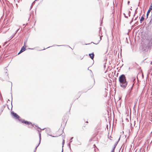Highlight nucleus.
I'll return each instance as SVG.
<instances>
[{"label": "nucleus", "mask_w": 152, "mask_h": 152, "mask_svg": "<svg viewBox=\"0 0 152 152\" xmlns=\"http://www.w3.org/2000/svg\"><path fill=\"white\" fill-rule=\"evenodd\" d=\"M119 81L121 87L123 89H125L127 85L128 82L124 75L122 74L119 77Z\"/></svg>", "instance_id": "nucleus-1"}, {"label": "nucleus", "mask_w": 152, "mask_h": 152, "mask_svg": "<svg viewBox=\"0 0 152 152\" xmlns=\"http://www.w3.org/2000/svg\"><path fill=\"white\" fill-rule=\"evenodd\" d=\"M11 114L12 115L13 117L15 119H18V120L19 121H21L22 120L21 119H20V116L18 115L16 113L14 112L13 111L11 112Z\"/></svg>", "instance_id": "nucleus-2"}, {"label": "nucleus", "mask_w": 152, "mask_h": 152, "mask_svg": "<svg viewBox=\"0 0 152 152\" xmlns=\"http://www.w3.org/2000/svg\"><path fill=\"white\" fill-rule=\"evenodd\" d=\"M20 121H21L22 123L25 124H26V125L31 124V125L32 126H34L32 124V123L31 122L27 121H25L24 119H22V120Z\"/></svg>", "instance_id": "nucleus-3"}, {"label": "nucleus", "mask_w": 152, "mask_h": 152, "mask_svg": "<svg viewBox=\"0 0 152 152\" xmlns=\"http://www.w3.org/2000/svg\"><path fill=\"white\" fill-rule=\"evenodd\" d=\"M152 10V4H151L150 5L146 14V18L147 19L148 18V15L150 13L151 10Z\"/></svg>", "instance_id": "nucleus-4"}, {"label": "nucleus", "mask_w": 152, "mask_h": 152, "mask_svg": "<svg viewBox=\"0 0 152 152\" xmlns=\"http://www.w3.org/2000/svg\"><path fill=\"white\" fill-rule=\"evenodd\" d=\"M41 134L40 133H39V143L38 144V145H37V146L36 147V148H37L38 147V146L40 145V142H41Z\"/></svg>", "instance_id": "nucleus-5"}, {"label": "nucleus", "mask_w": 152, "mask_h": 152, "mask_svg": "<svg viewBox=\"0 0 152 152\" xmlns=\"http://www.w3.org/2000/svg\"><path fill=\"white\" fill-rule=\"evenodd\" d=\"M89 56L92 59H93L94 57V53H91L89 54Z\"/></svg>", "instance_id": "nucleus-6"}, {"label": "nucleus", "mask_w": 152, "mask_h": 152, "mask_svg": "<svg viewBox=\"0 0 152 152\" xmlns=\"http://www.w3.org/2000/svg\"><path fill=\"white\" fill-rule=\"evenodd\" d=\"M73 138V137H72L71 138V139L70 140V141L69 143L68 144V145L69 148L71 150V147H70V143L72 142V140Z\"/></svg>", "instance_id": "nucleus-7"}, {"label": "nucleus", "mask_w": 152, "mask_h": 152, "mask_svg": "<svg viewBox=\"0 0 152 152\" xmlns=\"http://www.w3.org/2000/svg\"><path fill=\"white\" fill-rule=\"evenodd\" d=\"M144 15H143L141 17V18L140 20V23H142V21H143L144 19Z\"/></svg>", "instance_id": "nucleus-8"}, {"label": "nucleus", "mask_w": 152, "mask_h": 152, "mask_svg": "<svg viewBox=\"0 0 152 152\" xmlns=\"http://www.w3.org/2000/svg\"><path fill=\"white\" fill-rule=\"evenodd\" d=\"M26 45H23L21 48V50L24 52L26 50Z\"/></svg>", "instance_id": "nucleus-9"}, {"label": "nucleus", "mask_w": 152, "mask_h": 152, "mask_svg": "<svg viewBox=\"0 0 152 152\" xmlns=\"http://www.w3.org/2000/svg\"><path fill=\"white\" fill-rule=\"evenodd\" d=\"M65 46V45H53V46H51L49 47L46 48L45 49L44 48L42 50H45V49H46L47 48H50V47H53V46Z\"/></svg>", "instance_id": "nucleus-10"}, {"label": "nucleus", "mask_w": 152, "mask_h": 152, "mask_svg": "<svg viewBox=\"0 0 152 152\" xmlns=\"http://www.w3.org/2000/svg\"><path fill=\"white\" fill-rule=\"evenodd\" d=\"M118 144V142H115V144L114 145V147H113L112 149H113L114 150H115V149L116 146Z\"/></svg>", "instance_id": "nucleus-11"}, {"label": "nucleus", "mask_w": 152, "mask_h": 152, "mask_svg": "<svg viewBox=\"0 0 152 152\" xmlns=\"http://www.w3.org/2000/svg\"><path fill=\"white\" fill-rule=\"evenodd\" d=\"M132 88H129V90H128V94H129V95H130V94H131V91H132Z\"/></svg>", "instance_id": "nucleus-12"}, {"label": "nucleus", "mask_w": 152, "mask_h": 152, "mask_svg": "<svg viewBox=\"0 0 152 152\" xmlns=\"http://www.w3.org/2000/svg\"><path fill=\"white\" fill-rule=\"evenodd\" d=\"M102 37V36H100V40H99V41H98V42L97 43H94V42H91V43H93V44H96V45H97V44H98L99 43V42H100V41L101 40V39H101V37Z\"/></svg>", "instance_id": "nucleus-13"}, {"label": "nucleus", "mask_w": 152, "mask_h": 152, "mask_svg": "<svg viewBox=\"0 0 152 152\" xmlns=\"http://www.w3.org/2000/svg\"><path fill=\"white\" fill-rule=\"evenodd\" d=\"M64 143H65V140H63V141H62V149L61 152H63V147L64 146Z\"/></svg>", "instance_id": "nucleus-14"}, {"label": "nucleus", "mask_w": 152, "mask_h": 152, "mask_svg": "<svg viewBox=\"0 0 152 152\" xmlns=\"http://www.w3.org/2000/svg\"><path fill=\"white\" fill-rule=\"evenodd\" d=\"M135 80H136L135 78H134L133 79V82H134V83L132 84V86L131 87V88H133V87L134 86V81H135Z\"/></svg>", "instance_id": "nucleus-15"}, {"label": "nucleus", "mask_w": 152, "mask_h": 152, "mask_svg": "<svg viewBox=\"0 0 152 152\" xmlns=\"http://www.w3.org/2000/svg\"><path fill=\"white\" fill-rule=\"evenodd\" d=\"M35 126L36 127H37V130L38 131L39 133H40L39 132V130L38 129H41V128L40 127H39V126H37L36 125H35Z\"/></svg>", "instance_id": "nucleus-16"}, {"label": "nucleus", "mask_w": 152, "mask_h": 152, "mask_svg": "<svg viewBox=\"0 0 152 152\" xmlns=\"http://www.w3.org/2000/svg\"><path fill=\"white\" fill-rule=\"evenodd\" d=\"M11 105H12V107H11V109H12V93H11Z\"/></svg>", "instance_id": "nucleus-17"}, {"label": "nucleus", "mask_w": 152, "mask_h": 152, "mask_svg": "<svg viewBox=\"0 0 152 152\" xmlns=\"http://www.w3.org/2000/svg\"><path fill=\"white\" fill-rule=\"evenodd\" d=\"M4 109V108L2 106L1 107V113L3 112Z\"/></svg>", "instance_id": "nucleus-18"}, {"label": "nucleus", "mask_w": 152, "mask_h": 152, "mask_svg": "<svg viewBox=\"0 0 152 152\" xmlns=\"http://www.w3.org/2000/svg\"><path fill=\"white\" fill-rule=\"evenodd\" d=\"M138 23H138V21H137L134 24V25L135 26H136L137 25H138Z\"/></svg>", "instance_id": "nucleus-19"}, {"label": "nucleus", "mask_w": 152, "mask_h": 152, "mask_svg": "<svg viewBox=\"0 0 152 152\" xmlns=\"http://www.w3.org/2000/svg\"><path fill=\"white\" fill-rule=\"evenodd\" d=\"M46 131H47V134H48V132L49 131H50V129L49 128L47 129Z\"/></svg>", "instance_id": "nucleus-20"}, {"label": "nucleus", "mask_w": 152, "mask_h": 152, "mask_svg": "<svg viewBox=\"0 0 152 152\" xmlns=\"http://www.w3.org/2000/svg\"><path fill=\"white\" fill-rule=\"evenodd\" d=\"M6 106H8V105L7 104H5L2 107L4 108L6 107ZM8 108L9 109L8 107Z\"/></svg>", "instance_id": "nucleus-21"}, {"label": "nucleus", "mask_w": 152, "mask_h": 152, "mask_svg": "<svg viewBox=\"0 0 152 152\" xmlns=\"http://www.w3.org/2000/svg\"><path fill=\"white\" fill-rule=\"evenodd\" d=\"M152 20V18H151V19L150 20V22L149 23V24H151V23H152V22H151Z\"/></svg>", "instance_id": "nucleus-22"}, {"label": "nucleus", "mask_w": 152, "mask_h": 152, "mask_svg": "<svg viewBox=\"0 0 152 152\" xmlns=\"http://www.w3.org/2000/svg\"><path fill=\"white\" fill-rule=\"evenodd\" d=\"M26 41H24V45H26Z\"/></svg>", "instance_id": "nucleus-23"}, {"label": "nucleus", "mask_w": 152, "mask_h": 152, "mask_svg": "<svg viewBox=\"0 0 152 152\" xmlns=\"http://www.w3.org/2000/svg\"><path fill=\"white\" fill-rule=\"evenodd\" d=\"M5 74H6V75L8 77H8V74H7V72H5Z\"/></svg>", "instance_id": "nucleus-24"}, {"label": "nucleus", "mask_w": 152, "mask_h": 152, "mask_svg": "<svg viewBox=\"0 0 152 152\" xmlns=\"http://www.w3.org/2000/svg\"><path fill=\"white\" fill-rule=\"evenodd\" d=\"M124 17H125V18H128V16H126V15H125V13H124Z\"/></svg>", "instance_id": "nucleus-25"}, {"label": "nucleus", "mask_w": 152, "mask_h": 152, "mask_svg": "<svg viewBox=\"0 0 152 152\" xmlns=\"http://www.w3.org/2000/svg\"><path fill=\"white\" fill-rule=\"evenodd\" d=\"M130 13H131L130 11H129V13H128V14H129V16H130Z\"/></svg>", "instance_id": "nucleus-26"}, {"label": "nucleus", "mask_w": 152, "mask_h": 152, "mask_svg": "<svg viewBox=\"0 0 152 152\" xmlns=\"http://www.w3.org/2000/svg\"><path fill=\"white\" fill-rule=\"evenodd\" d=\"M37 149V148H36V147L34 150V152H35L36 151Z\"/></svg>", "instance_id": "nucleus-27"}, {"label": "nucleus", "mask_w": 152, "mask_h": 152, "mask_svg": "<svg viewBox=\"0 0 152 152\" xmlns=\"http://www.w3.org/2000/svg\"><path fill=\"white\" fill-rule=\"evenodd\" d=\"M133 21V18L132 19L131 21L130 22V24H131V23Z\"/></svg>", "instance_id": "nucleus-28"}, {"label": "nucleus", "mask_w": 152, "mask_h": 152, "mask_svg": "<svg viewBox=\"0 0 152 152\" xmlns=\"http://www.w3.org/2000/svg\"><path fill=\"white\" fill-rule=\"evenodd\" d=\"M111 152H115V150L113 149H112Z\"/></svg>", "instance_id": "nucleus-29"}, {"label": "nucleus", "mask_w": 152, "mask_h": 152, "mask_svg": "<svg viewBox=\"0 0 152 152\" xmlns=\"http://www.w3.org/2000/svg\"><path fill=\"white\" fill-rule=\"evenodd\" d=\"M33 5H32V4H31V7H30V10H31V9L32 8V7H33Z\"/></svg>", "instance_id": "nucleus-30"}, {"label": "nucleus", "mask_w": 152, "mask_h": 152, "mask_svg": "<svg viewBox=\"0 0 152 152\" xmlns=\"http://www.w3.org/2000/svg\"><path fill=\"white\" fill-rule=\"evenodd\" d=\"M20 53H22L23 52V51H22V50H20Z\"/></svg>", "instance_id": "nucleus-31"}, {"label": "nucleus", "mask_w": 152, "mask_h": 152, "mask_svg": "<svg viewBox=\"0 0 152 152\" xmlns=\"http://www.w3.org/2000/svg\"><path fill=\"white\" fill-rule=\"evenodd\" d=\"M18 32L17 30L16 31L15 34L14 35V36L16 34V33Z\"/></svg>", "instance_id": "nucleus-32"}, {"label": "nucleus", "mask_w": 152, "mask_h": 152, "mask_svg": "<svg viewBox=\"0 0 152 152\" xmlns=\"http://www.w3.org/2000/svg\"><path fill=\"white\" fill-rule=\"evenodd\" d=\"M45 128H44L43 129H40L41 130H44L45 129Z\"/></svg>", "instance_id": "nucleus-33"}, {"label": "nucleus", "mask_w": 152, "mask_h": 152, "mask_svg": "<svg viewBox=\"0 0 152 152\" xmlns=\"http://www.w3.org/2000/svg\"><path fill=\"white\" fill-rule=\"evenodd\" d=\"M120 137H119V138L118 139V141H117V142H118H118L119 141V140H120Z\"/></svg>", "instance_id": "nucleus-34"}, {"label": "nucleus", "mask_w": 152, "mask_h": 152, "mask_svg": "<svg viewBox=\"0 0 152 152\" xmlns=\"http://www.w3.org/2000/svg\"><path fill=\"white\" fill-rule=\"evenodd\" d=\"M129 3H130V1H128L127 2V4L129 5Z\"/></svg>", "instance_id": "nucleus-35"}, {"label": "nucleus", "mask_w": 152, "mask_h": 152, "mask_svg": "<svg viewBox=\"0 0 152 152\" xmlns=\"http://www.w3.org/2000/svg\"><path fill=\"white\" fill-rule=\"evenodd\" d=\"M137 18H138V16L135 18V19L134 20H136V19H137Z\"/></svg>", "instance_id": "nucleus-36"}, {"label": "nucleus", "mask_w": 152, "mask_h": 152, "mask_svg": "<svg viewBox=\"0 0 152 152\" xmlns=\"http://www.w3.org/2000/svg\"><path fill=\"white\" fill-rule=\"evenodd\" d=\"M49 135H50V136H52V137H55V136H52V135H50V134H49Z\"/></svg>", "instance_id": "nucleus-37"}, {"label": "nucleus", "mask_w": 152, "mask_h": 152, "mask_svg": "<svg viewBox=\"0 0 152 152\" xmlns=\"http://www.w3.org/2000/svg\"><path fill=\"white\" fill-rule=\"evenodd\" d=\"M20 53V52H19L18 53V55H19V54H20V53Z\"/></svg>", "instance_id": "nucleus-38"}, {"label": "nucleus", "mask_w": 152, "mask_h": 152, "mask_svg": "<svg viewBox=\"0 0 152 152\" xmlns=\"http://www.w3.org/2000/svg\"><path fill=\"white\" fill-rule=\"evenodd\" d=\"M7 43V42H5L4 43V45H5Z\"/></svg>", "instance_id": "nucleus-39"}, {"label": "nucleus", "mask_w": 152, "mask_h": 152, "mask_svg": "<svg viewBox=\"0 0 152 152\" xmlns=\"http://www.w3.org/2000/svg\"><path fill=\"white\" fill-rule=\"evenodd\" d=\"M67 46H68L70 48H71L69 46H68V45H66Z\"/></svg>", "instance_id": "nucleus-40"}, {"label": "nucleus", "mask_w": 152, "mask_h": 152, "mask_svg": "<svg viewBox=\"0 0 152 152\" xmlns=\"http://www.w3.org/2000/svg\"><path fill=\"white\" fill-rule=\"evenodd\" d=\"M19 28H18V29L17 30V31H19Z\"/></svg>", "instance_id": "nucleus-41"}, {"label": "nucleus", "mask_w": 152, "mask_h": 152, "mask_svg": "<svg viewBox=\"0 0 152 152\" xmlns=\"http://www.w3.org/2000/svg\"><path fill=\"white\" fill-rule=\"evenodd\" d=\"M29 49H31V50H33V49H32V48H29Z\"/></svg>", "instance_id": "nucleus-42"}, {"label": "nucleus", "mask_w": 152, "mask_h": 152, "mask_svg": "<svg viewBox=\"0 0 152 152\" xmlns=\"http://www.w3.org/2000/svg\"><path fill=\"white\" fill-rule=\"evenodd\" d=\"M1 46L0 45V48H1Z\"/></svg>", "instance_id": "nucleus-43"}, {"label": "nucleus", "mask_w": 152, "mask_h": 152, "mask_svg": "<svg viewBox=\"0 0 152 152\" xmlns=\"http://www.w3.org/2000/svg\"><path fill=\"white\" fill-rule=\"evenodd\" d=\"M89 71H90L91 72H92L91 70H89Z\"/></svg>", "instance_id": "nucleus-44"}, {"label": "nucleus", "mask_w": 152, "mask_h": 152, "mask_svg": "<svg viewBox=\"0 0 152 152\" xmlns=\"http://www.w3.org/2000/svg\"><path fill=\"white\" fill-rule=\"evenodd\" d=\"M88 44H85L86 45H88Z\"/></svg>", "instance_id": "nucleus-45"}, {"label": "nucleus", "mask_w": 152, "mask_h": 152, "mask_svg": "<svg viewBox=\"0 0 152 152\" xmlns=\"http://www.w3.org/2000/svg\"><path fill=\"white\" fill-rule=\"evenodd\" d=\"M86 123H88V121H87L86 122Z\"/></svg>", "instance_id": "nucleus-46"}, {"label": "nucleus", "mask_w": 152, "mask_h": 152, "mask_svg": "<svg viewBox=\"0 0 152 152\" xmlns=\"http://www.w3.org/2000/svg\"><path fill=\"white\" fill-rule=\"evenodd\" d=\"M8 100V101H10V100H9V99Z\"/></svg>", "instance_id": "nucleus-47"}, {"label": "nucleus", "mask_w": 152, "mask_h": 152, "mask_svg": "<svg viewBox=\"0 0 152 152\" xmlns=\"http://www.w3.org/2000/svg\"><path fill=\"white\" fill-rule=\"evenodd\" d=\"M151 44L152 45V42H151Z\"/></svg>", "instance_id": "nucleus-48"}, {"label": "nucleus", "mask_w": 152, "mask_h": 152, "mask_svg": "<svg viewBox=\"0 0 152 152\" xmlns=\"http://www.w3.org/2000/svg\"><path fill=\"white\" fill-rule=\"evenodd\" d=\"M151 44L152 45V42H151Z\"/></svg>", "instance_id": "nucleus-49"}, {"label": "nucleus", "mask_w": 152, "mask_h": 152, "mask_svg": "<svg viewBox=\"0 0 152 152\" xmlns=\"http://www.w3.org/2000/svg\"><path fill=\"white\" fill-rule=\"evenodd\" d=\"M94 83H95V80H94Z\"/></svg>", "instance_id": "nucleus-50"}]
</instances>
